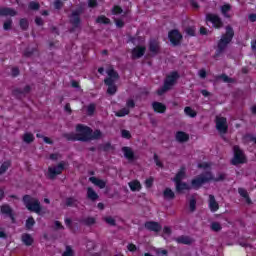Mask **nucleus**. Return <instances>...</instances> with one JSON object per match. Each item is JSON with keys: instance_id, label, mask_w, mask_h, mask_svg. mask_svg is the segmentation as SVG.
I'll use <instances>...</instances> for the list:
<instances>
[{"instance_id": "1", "label": "nucleus", "mask_w": 256, "mask_h": 256, "mask_svg": "<svg viewBox=\"0 0 256 256\" xmlns=\"http://www.w3.org/2000/svg\"><path fill=\"white\" fill-rule=\"evenodd\" d=\"M101 131H91V128L83 124L76 126V134H66L68 141H89L91 139H101Z\"/></svg>"}, {"instance_id": "2", "label": "nucleus", "mask_w": 256, "mask_h": 256, "mask_svg": "<svg viewBox=\"0 0 256 256\" xmlns=\"http://www.w3.org/2000/svg\"><path fill=\"white\" fill-rule=\"evenodd\" d=\"M209 181H213V176L210 172H206L205 174L193 179L191 185L193 189H199V187L205 185V183H209ZM175 185L177 193H183L184 191H189V189H191V186L185 182H178Z\"/></svg>"}, {"instance_id": "3", "label": "nucleus", "mask_w": 256, "mask_h": 256, "mask_svg": "<svg viewBox=\"0 0 256 256\" xmlns=\"http://www.w3.org/2000/svg\"><path fill=\"white\" fill-rule=\"evenodd\" d=\"M23 201L28 211H33L34 213H37V215H45V208L41 207L38 199L26 195L23 197Z\"/></svg>"}, {"instance_id": "4", "label": "nucleus", "mask_w": 256, "mask_h": 256, "mask_svg": "<svg viewBox=\"0 0 256 256\" xmlns=\"http://www.w3.org/2000/svg\"><path fill=\"white\" fill-rule=\"evenodd\" d=\"M106 73L108 77L104 80V83L108 86L107 93H109V95H115V93H117V86L115 83H117V80L119 79V74H117V72H115L111 67L106 71Z\"/></svg>"}, {"instance_id": "5", "label": "nucleus", "mask_w": 256, "mask_h": 256, "mask_svg": "<svg viewBox=\"0 0 256 256\" xmlns=\"http://www.w3.org/2000/svg\"><path fill=\"white\" fill-rule=\"evenodd\" d=\"M177 79H179V73L172 72L170 73L164 82V86L158 90V95H163L166 91H169L170 89H173V86L175 83H177Z\"/></svg>"}, {"instance_id": "6", "label": "nucleus", "mask_w": 256, "mask_h": 256, "mask_svg": "<svg viewBox=\"0 0 256 256\" xmlns=\"http://www.w3.org/2000/svg\"><path fill=\"white\" fill-rule=\"evenodd\" d=\"M233 35H235V32H233V28L227 26L226 33L221 37L220 41L218 42V51L221 52L227 48V45L230 44L233 39Z\"/></svg>"}, {"instance_id": "7", "label": "nucleus", "mask_w": 256, "mask_h": 256, "mask_svg": "<svg viewBox=\"0 0 256 256\" xmlns=\"http://www.w3.org/2000/svg\"><path fill=\"white\" fill-rule=\"evenodd\" d=\"M66 165H67V163L60 162L57 166H50L48 168V173H47L49 179H55L57 177V175H61V173H63Z\"/></svg>"}, {"instance_id": "8", "label": "nucleus", "mask_w": 256, "mask_h": 256, "mask_svg": "<svg viewBox=\"0 0 256 256\" xmlns=\"http://www.w3.org/2000/svg\"><path fill=\"white\" fill-rule=\"evenodd\" d=\"M247 158H245V154L239 148V146H234V157L232 159V165H241V163H246Z\"/></svg>"}, {"instance_id": "9", "label": "nucleus", "mask_w": 256, "mask_h": 256, "mask_svg": "<svg viewBox=\"0 0 256 256\" xmlns=\"http://www.w3.org/2000/svg\"><path fill=\"white\" fill-rule=\"evenodd\" d=\"M206 20L212 23L215 29H221V27H223V22L221 21V18H219V16L215 14H208L206 16Z\"/></svg>"}, {"instance_id": "10", "label": "nucleus", "mask_w": 256, "mask_h": 256, "mask_svg": "<svg viewBox=\"0 0 256 256\" xmlns=\"http://www.w3.org/2000/svg\"><path fill=\"white\" fill-rule=\"evenodd\" d=\"M168 38L170 39L172 45H179L183 39V35H181V33H179L177 30H172L169 32Z\"/></svg>"}, {"instance_id": "11", "label": "nucleus", "mask_w": 256, "mask_h": 256, "mask_svg": "<svg viewBox=\"0 0 256 256\" xmlns=\"http://www.w3.org/2000/svg\"><path fill=\"white\" fill-rule=\"evenodd\" d=\"M216 129L219 133H227V119L224 117H216Z\"/></svg>"}, {"instance_id": "12", "label": "nucleus", "mask_w": 256, "mask_h": 256, "mask_svg": "<svg viewBox=\"0 0 256 256\" xmlns=\"http://www.w3.org/2000/svg\"><path fill=\"white\" fill-rule=\"evenodd\" d=\"M122 152L125 159H127L130 163H133V161L137 159V156H135V152H133V149H131L130 147H123Z\"/></svg>"}, {"instance_id": "13", "label": "nucleus", "mask_w": 256, "mask_h": 256, "mask_svg": "<svg viewBox=\"0 0 256 256\" xmlns=\"http://www.w3.org/2000/svg\"><path fill=\"white\" fill-rule=\"evenodd\" d=\"M145 46H136L132 49V59H141L145 55Z\"/></svg>"}, {"instance_id": "14", "label": "nucleus", "mask_w": 256, "mask_h": 256, "mask_svg": "<svg viewBox=\"0 0 256 256\" xmlns=\"http://www.w3.org/2000/svg\"><path fill=\"white\" fill-rule=\"evenodd\" d=\"M17 11L12 8L0 7V17H15Z\"/></svg>"}, {"instance_id": "15", "label": "nucleus", "mask_w": 256, "mask_h": 256, "mask_svg": "<svg viewBox=\"0 0 256 256\" xmlns=\"http://www.w3.org/2000/svg\"><path fill=\"white\" fill-rule=\"evenodd\" d=\"M145 228L148 229V231H154V233H159V230L161 229V224L158 222H146Z\"/></svg>"}, {"instance_id": "16", "label": "nucleus", "mask_w": 256, "mask_h": 256, "mask_svg": "<svg viewBox=\"0 0 256 256\" xmlns=\"http://www.w3.org/2000/svg\"><path fill=\"white\" fill-rule=\"evenodd\" d=\"M89 181H91L93 185H96V187H99V189H105V186L107 185V182L97 177H90Z\"/></svg>"}, {"instance_id": "17", "label": "nucleus", "mask_w": 256, "mask_h": 256, "mask_svg": "<svg viewBox=\"0 0 256 256\" xmlns=\"http://www.w3.org/2000/svg\"><path fill=\"white\" fill-rule=\"evenodd\" d=\"M176 141L179 143H186V141H189V134L183 131L176 132Z\"/></svg>"}, {"instance_id": "18", "label": "nucleus", "mask_w": 256, "mask_h": 256, "mask_svg": "<svg viewBox=\"0 0 256 256\" xmlns=\"http://www.w3.org/2000/svg\"><path fill=\"white\" fill-rule=\"evenodd\" d=\"M152 107L156 113H164L167 110V106L160 102H153Z\"/></svg>"}, {"instance_id": "19", "label": "nucleus", "mask_w": 256, "mask_h": 256, "mask_svg": "<svg viewBox=\"0 0 256 256\" xmlns=\"http://www.w3.org/2000/svg\"><path fill=\"white\" fill-rule=\"evenodd\" d=\"M185 176H186V174H185V168L182 167V168L178 171V173L176 174V176L174 177V179H173L174 183H175V184H176V183H181V181H183V179H185Z\"/></svg>"}, {"instance_id": "20", "label": "nucleus", "mask_w": 256, "mask_h": 256, "mask_svg": "<svg viewBox=\"0 0 256 256\" xmlns=\"http://www.w3.org/2000/svg\"><path fill=\"white\" fill-rule=\"evenodd\" d=\"M209 207H210V210L213 212L219 210V203H217V201L215 200V196L213 195L209 196Z\"/></svg>"}, {"instance_id": "21", "label": "nucleus", "mask_w": 256, "mask_h": 256, "mask_svg": "<svg viewBox=\"0 0 256 256\" xmlns=\"http://www.w3.org/2000/svg\"><path fill=\"white\" fill-rule=\"evenodd\" d=\"M175 240L176 243H182L183 245H191L193 243V240L189 236H179Z\"/></svg>"}, {"instance_id": "22", "label": "nucleus", "mask_w": 256, "mask_h": 256, "mask_svg": "<svg viewBox=\"0 0 256 256\" xmlns=\"http://www.w3.org/2000/svg\"><path fill=\"white\" fill-rule=\"evenodd\" d=\"M163 197L167 201H171L172 199H175V192H173V190H171V188H166L163 191Z\"/></svg>"}, {"instance_id": "23", "label": "nucleus", "mask_w": 256, "mask_h": 256, "mask_svg": "<svg viewBox=\"0 0 256 256\" xmlns=\"http://www.w3.org/2000/svg\"><path fill=\"white\" fill-rule=\"evenodd\" d=\"M131 191H141V182L138 180H132L128 183Z\"/></svg>"}, {"instance_id": "24", "label": "nucleus", "mask_w": 256, "mask_h": 256, "mask_svg": "<svg viewBox=\"0 0 256 256\" xmlns=\"http://www.w3.org/2000/svg\"><path fill=\"white\" fill-rule=\"evenodd\" d=\"M21 239L24 245H27V246L33 245L34 239H33V236H31L30 234H23Z\"/></svg>"}, {"instance_id": "25", "label": "nucleus", "mask_w": 256, "mask_h": 256, "mask_svg": "<svg viewBox=\"0 0 256 256\" xmlns=\"http://www.w3.org/2000/svg\"><path fill=\"white\" fill-rule=\"evenodd\" d=\"M87 197L91 201H97V199H99V195L97 194V192H95V190H93V188L87 189Z\"/></svg>"}, {"instance_id": "26", "label": "nucleus", "mask_w": 256, "mask_h": 256, "mask_svg": "<svg viewBox=\"0 0 256 256\" xmlns=\"http://www.w3.org/2000/svg\"><path fill=\"white\" fill-rule=\"evenodd\" d=\"M70 21L74 25V27H79V11H75L72 13Z\"/></svg>"}, {"instance_id": "27", "label": "nucleus", "mask_w": 256, "mask_h": 256, "mask_svg": "<svg viewBox=\"0 0 256 256\" xmlns=\"http://www.w3.org/2000/svg\"><path fill=\"white\" fill-rule=\"evenodd\" d=\"M239 195H241V197H243L244 199H246V203H248V205H250L251 203V198H249V194L247 193V190L243 189V188H239L238 189Z\"/></svg>"}, {"instance_id": "28", "label": "nucleus", "mask_w": 256, "mask_h": 256, "mask_svg": "<svg viewBox=\"0 0 256 256\" xmlns=\"http://www.w3.org/2000/svg\"><path fill=\"white\" fill-rule=\"evenodd\" d=\"M23 141L24 143H33V141H35V136L32 133L26 132L23 135Z\"/></svg>"}, {"instance_id": "29", "label": "nucleus", "mask_w": 256, "mask_h": 256, "mask_svg": "<svg viewBox=\"0 0 256 256\" xmlns=\"http://www.w3.org/2000/svg\"><path fill=\"white\" fill-rule=\"evenodd\" d=\"M11 167V162L10 161H6L4 163L1 164L0 166V175H3L5 173H7V170Z\"/></svg>"}, {"instance_id": "30", "label": "nucleus", "mask_w": 256, "mask_h": 256, "mask_svg": "<svg viewBox=\"0 0 256 256\" xmlns=\"http://www.w3.org/2000/svg\"><path fill=\"white\" fill-rule=\"evenodd\" d=\"M151 53H159V42L156 40L150 42Z\"/></svg>"}, {"instance_id": "31", "label": "nucleus", "mask_w": 256, "mask_h": 256, "mask_svg": "<svg viewBox=\"0 0 256 256\" xmlns=\"http://www.w3.org/2000/svg\"><path fill=\"white\" fill-rule=\"evenodd\" d=\"M184 113L185 115H187L188 117H197V112L195 110H193L191 107H185L184 109Z\"/></svg>"}, {"instance_id": "32", "label": "nucleus", "mask_w": 256, "mask_h": 256, "mask_svg": "<svg viewBox=\"0 0 256 256\" xmlns=\"http://www.w3.org/2000/svg\"><path fill=\"white\" fill-rule=\"evenodd\" d=\"M103 219H104L105 223H107L111 227H115V225H117L115 218L112 216H106Z\"/></svg>"}, {"instance_id": "33", "label": "nucleus", "mask_w": 256, "mask_h": 256, "mask_svg": "<svg viewBox=\"0 0 256 256\" xmlns=\"http://www.w3.org/2000/svg\"><path fill=\"white\" fill-rule=\"evenodd\" d=\"M96 23H100L103 25H109L111 23V20L105 16H99L96 20Z\"/></svg>"}, {"instance_id": "34", "label": "nucleus", "mask_w": 256, "mask_h": 256, "mask_svg": "<svg viewBox=\"0 0 256 256\" xmlns=\"http://www.w3.org/2000/svg\"><path fill=\"white\" fill-rule=\"evenodd\" d=\"M116 117H125V115H129V108H122L120 111L115 113Z\"/></svg>"}, {"instance_id": "35", "label": "nucleus", "mask_w": 256, "mask_h": 256, "mask_svg": "<svg viewBox=\"0 0 256 256\" xmlns=\"http://www.w3.org/2000/svg\"><path fill=\"white\" fill-rule=\"evenodd\" d=\"M228 11H231V5L225 4L224 6L221 7V12L224 15V17H229V15L227 14Z\"/></svg>"}, {"instance_id": "36", "label": "nucleus", "mask_w": 256, "mask_h": 256, "mask_svg": "<svg viewBox=\"0 0 256 256\" xmlns=\"http://www.w3.org/2000/svg\"><path fill=\"white\" fill-rule=\"evenodd\" d=\"M73 255H75L73 248H71V246H66V249L63 252L62 256H73Z\"/></svg>"}, {"instance_id": "37", "label": "nucleus", "mask_w": 256, "mask_h": 256, "mask_svg": "<svg viewBox=\"0 0 256 256\" xmlns=\"http://www.w3.org/2000/svg\"><path fill=\"white\" fill-rule=\"evenodd\" d=\"M1 213L3 215H11V207H9V205H3L1 207Z\"/></svg>"}, {"instance_id": "38", "label": "nucleus", "mask_w": 256, "mask_h": 256, "mask_svg": "<svg viewBox=\"0 0 256 256\" xmlns=\"http://www.w3.org/2000/svg\"><path fill=\"white\" fill-rule=\"evenodd\" d=\"M12 25H13V21L12 20L5 21L4 25H3L4 31H9V29H11Z\"/></svg>"}, {"instance_id": "39", "label": "nucleus", "mask_w": 256, "mask_h": 256, "mask_svg": "<svg viewBox=\"0 0 256 256\" xmlns=\"http://www.w3.org/2000/svg\"><path fill=\"white\" fill-rule=\"evenodd\" d=\"M33 225H35V219H33V217L28 218L26 221L27 229H31V227H33Z\"/></svg>"}, {"instance_id": "40", "label": "nucleus", "mask_w": 256, "mask_h": 256, "mask_svg": "<svg viewBox=\"0 0 256 256\" xmlns=\"http://www.w3.org/2000/svg\"><path fill=\"white\" fill-rule=\"evenodd\" d=\"M20 27L21 29H27L29 27V21L27 19L20 20Z\"/></svg>"}, {"instance_id": "41", "label": "nucleus", "mask_w": 256, "mask_h": 256, "mask_svg": "<svg viewBox=\"0 0 256 256\" xmlns=\"http://www.w3.org/2000/svg\"><path fill=\"white\" fill-rule=\"evenodd\" d=\"M66 205L67 207H73L74 205H77V200H75L74 198H68L66 200Z\"/></svg>"}, {"instance_id": "42", "label": "nucleus", "mask_w": 256, "mask_h": 256, "mask_svg": "<svg viewBox=\"0 0 256 256\" xmlns=\"http://www.w3.org/2000/svg\"><path fill=\"white\" fill-rule=\"evenodd\" d=\"M211 229L212 231H221V224H219L218 222H213L211 224Z\"/></svg>"}, {"instance_id": "43", "label": "nucleus", "mask_w": 256, "mask_h": 256, "mask_svg": "<svg viewBox=\"0 0 256 256\" xmlns=\"http://www.w3.org/2000/svg\"><path fill=\"white\" fill-rule=\"evenodd\" d=\"M88 115H93L95 113V104H90L87 106Z\"/></svg>"}, {"instance_id": "44", "label": "nucleus", "mask_w": 256, "mask_h": 256, "mask_svg": "<svg viewBox=\"0 0 256 256\" xmlns=\"http://www.w3.org/2000/svg\"><path fill=\"white\" fill-rule=\"evenodd\" d=\"M121 135L124 139H131V132L129 130H122Z\"/></svg>"}, {"instance_id": "45", "label": "nucleus", "mask_w": 256, "mask_h": 256, "mask_svg": "<svg viewBox=\"0 0 256 256\" xmlns=\"http://www.w3.org/2000/svg\"><path fill=\"white\" fill-rule=\"evenodd\" d=\"M186 33L187 35H189L190 37H193L195 35V28L194 27H188L186 28Z\"/></svg>"}, {"instance_id": "46", "label": "nucleus", "mask_w": 256, "mask_h": 256, "mask_svg": "<svg viewBox=\"0 0 256 256\" xmlns=\"http://www.w3.org/2000/svg\"><path fill=\"white\" fill-rule=\"evenodd\" d=\"M112 12L114 15H119V14L123 13V9H121V7H119V6H115L113 8Z\"/></svg>"}, {"instance_id": "47", "label": "nucleus", "mask_w": 256, "mask_h": 256, "mask_svg": "<svg viewBox=\"0 0 256 256\" xmlns=\"http://www.w3.org/2000/svg\"><path fill=\"white\" fill-rule=\"evenodd\" d=\"M85 224L86 225H95V218H93V217L86 218Z\"/></svg>"}, {"instance_id": "48", "label": "nucleus", "mask_w": 256, "mask_h": 256, "mask_svg": "<svg viewBox=\"0 0 256 256\" xmlns=\"http://www.w3.org/2000/svg\"><path fill=\"white\" fill-rule=\"evenodd\" d=\"M50 159H51L52 161H58V159H61V154H59V153L51 154V155H50Z\"/></svg>"}, {"instance_id": "49", "label": "nucleus", "mask_w": 256, "mask_h": 256, "mask_svg": "<svg viewBox=\"0 0 256 256\" xmlns=\"http://www.w3.org/2000/svg\"><path fill=\"white\" fill-rule=\"evenodd\" d=\"M199 169H209V167H211V164L203 162L198 164Z\"/></svg>"}, {"instance_id": "50", "label": "nucleus", "mask_w": 256, "mask_h": 256, "mask_svg": "<svg viewBox=\"0 0 256 256\" xmlns=\"http://www.w3.org/2000/svg\"><path fill=\"white\" fill-rule=\"evenodd\" d=\"M163 235H166L167 237H169V235H171V227L169 226L164 227Z\"/></svg>"}, {"instance_id": "51", "label": "nucleus", "mask_w": 256, "mask_h": 256, "mask_svg": "<svg viewBox=\"0 0 256 256\" xmlns=\"http://www.w3.org/2000/svg\"><path fill=\"white\" fill-rule=\"evenodd\" d=\"M220 79H222V81L224 83H231L233 80L231 78H229L227 75H222L220 76Z\"/></svg>"}, {"instance_id": "52", "label": "nucleus", "mask_w": 256, "mask_h": 256, "mask_svg": "<svg viewBox=\"0 0 256 256\" xmlns=\"http://www.w3.org/2000/svg\"><path fill=\"white\" fill-rule=\"evenodd\" d=\"M29 8H30V9H33V10H37V9H39V3H37V2H31V3L29 4Z\"/></svg>"}, {"instance_id": "53", "label": "nucleus", "mask_w": 256, "mask_h": 256, "mask_svg": "<svg viewBox=\"0 0 256 256\" xmlns=\"http://www.w3.org/2000/svg\"><path fill=\"white\" fill-rule=\"evenodd\" d=\"M43 141L44 143H47V145H53V140H51V138L44 136L43 137Z\"/></svg>"}, {"instance_id": "54", "label": "nucleus", "mask_w": 256, "mask_h": 256, "mask_svg": "<svg viewBox=\"0 0 256 256\" xmlns=\"http://www.w3.org/2000/svg\"><path fill=\"white\" fill-rule=\"evenodd\" d=\"M62 5H63V3L61 1H59V0H56L54 2L55 9H61Z\"/></svg>"}, {"instance_id": "55", "label": "nucleus", "mask_w": 256, "mask_h": 256, "mask_svg": "<svg viewBox=\"0 0 256 256\" xmlns=\"http://www.w3.org/2000/svg\"><path fill=\"white\" fill-rule=\"evenodd\" d=\"M198 75L201 77V79H205V77H207V72L202 69L199 71Z\"/></svg>"}, {"instance_id": "56", "label": "nucleus", "mask_w": 256, "mask_h": 256, "mask_svg": "<svg viewBox=\"0 0 256 256\" xmlns=\"http://www.w3.org/2000/svg\"><path fill=\"white\" fill-rule=\"evenodd\" d=\"M127 249H128V251H131V252L137 251V246H135L134 244H129L127 246Z\"/></svg>"}, {"instance_id": "57", "label": "nucleus", "mask_w": 256, "mask_h": 256, "mask_svg": "<svg viewBox=\"0 0 256 256\" xmlns=\"http://www.w3.org/2000/svg\"><path fill=\"white\" fill-rule=\"evenodd\" d=\"M197 202H195V199L190 200V210L195 211V205Z\"/></svg>"}, {"instance_id": "58", "label": "nucleus", "mask_w": 256, "mask_h": 256, "mask_svg": "<svg viewBox=\"0 0 256 256\" xmlns=\"http://www.w3.org/2000/svg\"><path fill=\"white\" fill-rule=\"evenodd\" d=\"M145 185H146V187H151V185H153V178H148L145 181Z\"/></svg>"}, {"instance_id": "59", "label": "nucleus", "mask_w": 256, "mask_h": 256, "mask_svg": "<svg viewBox=\"0 0 256 256\" xmlns=\"http://www.w3.org/2000/svg\"><path fill=\"white\" fill-rule=\"evenodd\" d=\"M88 5H89V7H97V1L96 0H89Z\"/></svg>"}, {"instance_id": "60", "label": "nucleus", "mask_w": 256, "mask_h": 256, "mask_svg": "<svg viewBox=\"0 0 256 256\" xmlns=\"http://www.w3.org/2000/svg\"><path fill=\"white\" fill-rule=\"evenodd\" d=\"M19 75V68H12V76L17 77Z\"/></svg>"}, {"instance_id": "61", "label": "nucleus", "mask_w": 256, "mask_h": 256, "mask_svg": "<svg viewBox=\"0 0 256 256\" xmlns=\"http://www.w3.org/2000/svg\"><path fill=\"white\" fill-rule=\"evenodd\" d=\"M66 226L69 227L71 229V231H73V226L71 225V219L67 218L65 220Z\"/></svg>"}, {"instance_id": "62", "label": "nucleus", "mask_w": 256, "mask_h": 256, "mask_svg": "<svg viewBox=\"0 0 256 256\" xmlns=\"http://www.w3.org/2000/svg\"><path fill=\"white\" fill-rule=\"evenodd\" d=\"M127 107H130L131 109H133V107H135V102L133 100H128Z\"/></svg>"}, {"instance_id": "63", "label": "nucleus", "mask_w": 256, "mask_h": 256, "mask_svg": "<svg viewBox=\"0 0 256 256\" xmlns=\"http://www.w3.org/2000/svg\"><path fill=\"white\" fill-rule=\"evenodd\" d=\"M35 23L36 25H43V19H41V17H36Z\"/></svg>"}, {"instance_id": "64", "label": "nucleus", "mask_w": 256, "mask_h": 256, "mask_svg": "<svg viewBox=\"0 0 256 256\" xmlns=\"http://www.w3.org/2000/svg\"><path fill=\"white\" fill-rule=\"evenodd\" d=\"M249 19H250V21L255 22L256 21V14H250Z\"/></svg>"}]
</instances>
